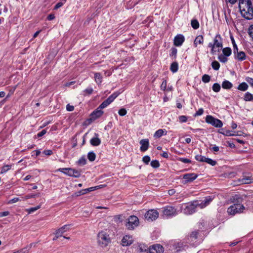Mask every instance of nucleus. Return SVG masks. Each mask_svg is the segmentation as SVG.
Listing matches in <instances>:
<instances>
[{
	"label": "nucleus",
	"instance_id": "7ed1b4c3",
	"mask_svg": "<svg viewBox=\"0 0 253 253\" xmlns=\"http://www.w3.org/2000/svg\"><path fill=\"white\" fill-rule=\"evenodd\" d=\"M222 39L219 34H217L213 39V42H210L208 47L211 48V53L212 54L216 52H219L222 48Z\"/></svg>",
	"mask_w": 253,
	"mask_h": 253
},
{
	"label": "nucleus",
	"instance_id": "5fc2aeb1",
	"mask_svg": "<svg viewBox=\"0 0 253 253\" xmlns=\"http://www.w3.org/2000/svg\"><path fill=\"white\" fill-rule=\"evenodd\" d=\"M109 103L104 100L99 106V108L100 109H104L109 105Z\"/></svg>",
	"mask_w": 253,
	"mask_h": 253
},
{
	"label": "nucleus",
	"instance_id": "f8f14e48",
	"mask_svg": "<svg viewBox=\"0 0 253 253\" xmlns=\"http://www.w3.org/2000/svg\"><path fill=\"white\" fill-rule=\"evenodd\" d=\"M198 176V174L195 173H186L183 175V179L185 180V183H188L194 181Z\"/></svg>",
	"mask_w": 253,
	"mask_h": 253
},
{
	"label": "nucleus",
	"instance_id": "8fccbe9b",
	"mask_svg": "<svg viewBox=\"0 0 253 253\" xmlns=\"http://www.w3.org/2000/svg\"><path fill=\"white\" fill-rule=\"evenodd\" d=\"M10 169V166L9 165H5L2 167L0 171V173L2 174L7 172Z\"/></svg>",
	"mask_w": 253,
	"mask_h": 253
},
{
	"label": "nucleus",
	"instance_id": "1a4fd4ad",
	"mask_svg": "<svg viewBox=\"0 0 253 253\" xmlns=\"http://www.w3.org/2000/svg\"><path fill=\"white\" fill-rule=\"evenodd\" d=\"M144 216L147 220L152 221L156 220L158 217L159 213L155 210H150L145 213Z\"/></svg>",
	"mask_w": 253,
	"mask_h": 253
},
{
	"label": "nucleus",
	"instance_id": "a18cd8bd",
	"mask_svg": "<svg viewBox=\"0 0 253 253\" xmlns=\"http://www.w3.org/2000/svg\"><path fill=\"white\" fill-rule=\"evenodd\" d=\"M231 39L232 43L233 46V53L236 54V51H237V49L238 48L237 47V44L235 43V41L232 36L231 37Z\"/></svg>",
	"mask_w": 253,
	"mask_h": 253
},
{
	"label": "nucleus",
	"instance_id": "de8ad7c7",
	"mask_svg": "<svg viewBox=\"0 0 253 253\" xmlns=\"http://www.w3.org/2000/svg\"><path fill=\"white\" fill-rule=\"evenodd\" d=\"M151 166L154 168H158L160 167V163L157 160H153L151 162Z\"/></svg>",
	"mask_w": 253,
	"mask_h": 253
},
{
	"label": "nucleus",
	"instance_id": "5701e85b",
	"mask_svg": "<svg viewBox=\"0 0 253 253\" xmlns=\"http://www.w3.org/2000/svg\"><path fill=\"white\" fill-rule=\"evenodd\" d=\"M213 196H210L206 197L203 201H202V203L205 205V207L208 206L210 203L213 200Z\"/></svg>",
	"mask_w": 253,
	"mask_h": 253
},
{
	"label": "nucleus",
	"instance_id": "e2e57ef3",
	"mask_svg": "<svg viewBox=\"0 0 253 253\" xmlns=\"http://www.w3.org/2000/svg\"><path fill=\"white\" fill-rule=\"evenodd\" d=\"M177 49L175 48H172L171 49V53L170 54V56H174L175 57L176 56L177 54Z\"/></svg>",
	"mask_w": 253,
	"mask_h": 253
},
{
	"label": "nucleus",
	"instance_id": "052dcab7",
	"mask_svg": "<svg viewBox=\"0 0 253 253\" xmlns=\"http://www.w3.org/2000/svg\"><path fill=\"white\" fill-rule=\"evenodd\" d=\"M88 192V188L83 189L82 190H80L78 192V194H77V196L84 195Z\"/></svg>",
	"mask_w": 253,
	"mask_h": 253
},
{
	"label": "nucleus",
	"instance_id": "49530a36",
	"mask_svg": "<svg viewBox=\"0 0 253 253\" xmlns=\"http://www.w3.org/2000/svg\"><path fill=\"white\" fill-rule=\"evenodd\" d=\"M218 59L222 63H225L227 61V57L222 54L219 55L218 57Z\"/></svg>",
	"mask_w": 253,
	"mask_h": 253
},
{
	"label": "nucleus",
	"instance_id": "0eeeda50",
	"mask_svg": "<svg viewBox=\"0 0 253 253\" xmlns=\"http://www.w3.org/2000/svg\"><path fill=\"white\" fill-rule=\"evenodd\" d=\"M206 123L211 125L212 126L220 128L223 126L222 121L218 119H216L211 115H208L206 117Z\"/></svg>",
	"mask_w": 253,
	"mask_h": 253
},
{
	"label": "nucleus",
	"instance_id": "72a5a7b5",
	"mask_svg": "<svg viewBox=\"0 0 253 253\" xmlns=\"http://www.w3.org/2000/svg\"><path fill=\"white\" fill-rule=\"evenodd\" d=\"M231 49L230 47H225L222 49L223 55L228 57L231 54Z\"/></svg>",
	"mask_w": 253,
	"mask_h": 253
},
{
	"label": "nucleus",
	"instance_id": "f03ea898",
	"mask_svg": "<svg viewBox=\"0 0 253 253\" xmlns=\"http://www.w3.org/2000/svg\"><path fill=\"white\" fill-rule=\"evenodd\" d=\"M234 204L231 205L227 209L229 215L234 216L236 214L241 213L245 209L244 206L240 203L242 202V198L239 195H235L233 198Z\"/></svg>",
	"mask_w": 253,
	"mask_h": 253
},
{
	"label": "nucleus",
	"instance_id": "a19ab883",
	"mask_svg": "<svg viewBox=\"0 0 253 253\" xmlns=\"http://www.w3.org/2000/svg\"><path fill=\"white\" fill-rule=\"evenodd\" d=\"M86 160L84 157H81L77 162L80 166H84L86 164Z\"/></svg>",
	"mask_w": 253,
	"mask_h": 253
},
{
	"label": "nucleus",
	"instance_id": "aec40b11",
	"mask_svg": "<svg viewBox=\"0 0 253 253\" xmlns=\"http://www.w3.org/2000/svg\"><path fill=\"white\" fill-rule=\"evenodd\" d=\"M204 43V37L202 35H199L196 37L194 41V45L195 47L198 44H203Z\"/></svg>",
	"mask_w": 253,
	"mask_h": 253
},
{
	"label": "nucleus",
	"instance_id": "f3484780",
	"mask_svg": "<svg viewBox=\"0 0 253 253\" xmlns=\"http://www.w3.org/2000/svg\"><path fill=\"white\" fill-rule=\"evenodd\" d=\"M95 136L90 140V144L93 146H99L101 144V140L98 138L97 133L94 134Z\"/></svg>",
	"mask_w": 253,
	"mask_h": 253
},
{
	"label": "nucleus",
	"instance_id": "6e6d98bb",
	"mask_svg": "<svg viewBox=\"0 0 253 253\" xmlns=\"http://www.w3.org/2000/svg\"><path fill=\"white\" fill-rule=\"evenodd\" d=\"M93 91V88L92 87H89L84 90V92L86 94L90 95L92 93Z\"/></svg>",
	"mask_w": 253,
	"mask_h": 253
},
{
	"label": "nucleus",
	"instance_id": "9d476101",
	"mask_svg": "<svg viewBox=\"0 0 253 253\" xmlns=\"http://www.w3.org/2000/svg\"><path fill=\"white\" fill-rule=\"evenodd\" d=\"M133 242L132 236L127 235L123 237L121 241V245L124 247L129 246L132 244Z\"/></svg>",
	"mask_w": 253,
	"mask_h": 253
},
{
	"label": "nucleus",
	"instance_id": "2f4dec72",
	"mask_svg": "<svg viewBox=\"0 0 253 253\" xmlns=\"http://www.w3.org/2000/svg\"><path fill=\"white\" fill-rule=\"evenodd\" d=\"M118 93H114L109 96V97L105 100V101H107L109 104H110L114 100V99L118 96Z\"/></svg>",
	"mask_w": 253,
	"mask_h": 253
},
{
	"label": "nucleus",
	"instance_id": "ea45409f",
	"mask_svg": "<svg viewBox=\"0 0 253 253\" xmlns=\"http://www.w3.org/2000/svg\"><path fill=\"white\" fill-rule=\"evenodd\" d=\"M211 67L215 70H219L220 64L216 61H214L211 63Z\"/></svg>",
	"mask_w": 253,
	"mask_h": 253
},
{
	"label": "nucleus",
	"instance_id": "4468645a",
	"mask_svg": "<svg viewBox=\"0 0 253 253\" xmlns=\"http://www.w3.org/2000/svg\"><path fill=\"white\" fill-rule=\"evenodd\" d=\"M238 181L241 184H249L253 182V179L250 174H248V175H244L242 178L239 179Z\"/></svg>",
	"mask_w": 253,
	"mask_h": 253
},
{
	"label": "nucleus",
	"instance_id": "f257e3e1",
	"mask_svg": "<svg viewBox=\"0 0 253 253\" xmlns=\"http://www.w3.org/2000/svg\"><path fill=\"white\" fill-rule=\"evenodd\" d=\"M239 7L243 17L249 20L253 18V7L251 0H239Z\"/></svg>",
	"mask_w": 253,
	"mask_h": 253
},
{
	"label": "nucleus",
	"instance_id": "37998d69",
	"mask_svg": "<svg viewBox=\"0 0 253 253\" xmlns=\"http://www.w3.org/2000/svg\"><path fill=\"white\" fill-rule=\"evenodd\" d=\"M205 162L211 165L212 166H214L216 164V162L215 161L208 158H206Z\"/></svg>",
	"mask_w": 253,
	"mask_h": 253
},
{
	"label": "nucleus",
	"instance_id": "20e7f679",
	"mask_svg": "<svg viewBox=\"0 0 253 253\" xmlns=\"http://www.w3.org/2000/svg\"><path fill=\"white\" fill-rule=\"evenodd\" d=\"M97 242L101 248L107 247L111 242L109 235L105 231H101L98 232L97 236Z\"/></svg>",
	"mask_w": 253,
	"mask_h": 253
},
{
	"label": "nucleus",
	"instance_id": "393cba45",
	"mask_svg": "<svg viewBox=\"0 0 253 253\" xmlns=\"http://www.w3.org/2000/svg\"><path fill=\"white\" fill-rule=\"evenodd\" d=\"M72 168H60L58 169V171L71 176L72 175Z\"/></svg>",
	"mask_w": 253,
	"mask_h": 253
},
{
	"label": "nucleus",
	"instance_id": "2eb2a0df",
	"mask_svg": "<svg viewBox=\"0 0 253 253\" xmlns=\"http://www.w3.org/2000/svg\"><path fill=\"white\" fill-rule=\"evenodd\" d=\"M140 144L141 145L140 149L142 152L147 151L149 148V141L148 139H143L140 140Z\"/></svg>",
	"mask_w": 253,
	"mask_h": 253
},
{
	"label": "nucleus",
	"instance_id": "6e6552de",
	"mask_svg": "<svg viewBox=\"0 0 253 253\" xmlns=\"http://www.w3.org/2000/svg\"><path fill=\"white\" fill-rule=\"evenodd\" d=\"M126 224V227L129 230H133L139 225V219L138 217L134 215L130 216Z\"/></svg>",
	"mask_w": 253,
	"mask_h": 253
},
{
	"label": "nucleus",
	"instance_id": "c03bdc74",
	"mask_svg": "<svg viewBox=\"0 0 253 253\" xmlns=\"http://www.w3.org/2000/svg\"><path fill=\"white\" fill-rule=\"evenodd\" d=\"M211 77L207 74H205L203 76L202 80L205 83H208L210 81Z\"/></svg>",
	"mask_w": 253,
	"mask_h": 253
},
{
	"label": "nucleus",
	"instance_id": "423d86ee",
	"mask_svg": "<svg viewBox=\"0 0 253 253\" xmlns=\"http://www.w3.org/2000/svg\"><path fill=\"white\" fill-rule=\"evenodd\" d=\"M178 211L174 207L168 206L163 208V214L167 217L175 216L178 214Z\"/></svg>",
	"mask_w": 253,
	"mask_h": 253
},
{
	"label": "nucleus",
	"instance_id": "a211bd4d",
	"mask_svg": "<svg viewBox=\"0 0 253 253\" xmlns=\"http://www.w3.org/2000/svg\"><path fill=\"white\" fill-rule=\"evenodd\" d=\"M234 54L235 59L239 61H243L246 58L245 53L243 51H239L238 49H237V51H236V54Z\"/></svg>",
	"mask_w": 253,
	"mask_h": 253
},
{
	"label": "nucleus",
	"instance_id": "13d9d810",
	"mask_svg": "<svg viewBox=\"0 0 253 253\" xmlns=\"http://www.w3.org/2000/svg\"><path fill=\"white\" fill-rule=\"evenodd\" d=\"M142 161L144 163L148 164L150 161V157L148 156H145L143 157Z\"/></svg>",
	"mask_w": 253,
	"mask_h": 253
},
{
	"label": "nucleus",
	"instance_id": "473e14b6",
	"mask_svg": "<svg viewBox=\"0 0 253 253\" xmlns=\"http://www.w3.org/2000/svg\"><path fill=\"white\" fill-rule=\"evenodd\" d=\"M118 93H114L109 96V97L105 100V101H107L109 104H110L114 100V99L118 96Z\"/></svg>",
	"mask_w": 253,
	"mask_h": 253
},
{
	"label": "nucleus",
	"instance_id": "39448f33",
	"mask_svg": "<svg viewBox=\"0 0 253 253\" xmlns=\"http://www.w3.org/2000/svg\"><path fill=\"white\" fill-rule=\"evenodd\" d=\"M180 210L181 212L186 215L192 214L196 211L193 201L182 204Z\"/></svg>",
	"mask_w": 253,
	"mask_h": 253
},
{
	"label": "nucleus",
	"instance_id": "09e8293b",
	"mask_svg": "<svg viewBox=\"0 0 253 253\" xmlns=\"http://www.w3.org/2000/svg\"><path fill=\"white\" fill-rule=\"evenodd\" d=\"M206 157L202 155H196L195 156V159L199 162H205Z\"/></svg>",
	"mask_w": 253,
	"mask_h": 253
},
{
	"label": "nucleus",
	"instance_id": "c85d7f7f",
	"mask_svg": "<svg viewBox=\"0 0 253 253\" xmlns=\"http://www.w3.org/2000/svg\"><path fill=\"white\" fill-rule=\"evenodd\" d=\"M149 249L147 246L144 245H140L138 248V252L139 253H148Z\"/></svg>",
	"mask_w": 253,
	"mask_h": 253
},
{
	"label": "nucleus",
	"instance_id": "6ab92c4d",
	"mask_svg": "<svg viewBox=\"0 0 253 253\" xmlns=\"http://www.w3.org/2000/svg\"><path fill=\"white\" fill-rule=\"evenodd\" d=\"M103 114V111L101 110L99 107L94 110L92 113H91V117L93 119H96L100 116L102 115Z\"/></svg>",
	"mask_w": 253,
	"mask_h": 253
},
{
	"label": "nucleus",
	"instance_id": "cd10ccee",
	"mask_svg": "<svg viewBox=\"0 0 253 253\" xmlns=\"http://www.w3.org/2000/svg\"><path fill=\"white\" fill-rule=\"evenodd\" d=\"M178 65L176 62H172L170 67V71L173 73H175L178 71Z\"/></svg>",
	"mask_w": 253,
	"mask_h": 253
},
{
	"label": "nucleus",
	"instance_id": "bf43d9fd",
	"mask_svg": "<svg viewBox=\"0 0 253 253\" xmlns=\"http://www.w3.org/2000/svg\"><path fill=\"white\" fill-rule=\"evenodd\" d=\"M204 113V110L203 108H200L198 109V110L196 112V113L194 114V116H201Z\"/></svg>",
	"mask_w": 253,
	"mask_h": 253
},
{
	"label": "nucleus",
	"instance_id": "dca6fc26",
	"mask_svg": "<svg viewBox=\"0 0 253 253\" xmlns=\"http://www.w3.org/2000/svg\"><path fill=\"white\" fill-rule=\"evenodd\" d=\"M70 225L68 224H66L61 227V228L57 229L55 234L58 235V236H62L63 234H64L65 232L69 231L70 230Z\"/></svg>",
	"mask_w": 253,
	"mask_h": 253
},
{
	"label": "nucleus",
	"instance_id": "0e129e2a",
	"mask_svg": "<svg viewBox=\"0 0 253 253\" xmlns=\"http://www.w3.org/2000/svg\"><path fill=\"white\" fill-rule=\"evenodd\" d=\"M19 200H20V199L18 198L15 197V198H13V199L10 200L8 201V204H13V203L18 202Z\"/></svg>",
	"mask_w": 253,
	"mask_h": 253
},
{
	"label": "nucleus",
	"instance_id": "3c124183",
	"mask_svg": "<svg viewBox=\"0 0 253 253\" xmlns=\"http://www.w3.org/2000/svg\"><path fill=\"white\" fill-rule=\"evenodd\" d=\"M167 82L166 80H164L160 86L161 89L163 91H166L167 89Z\"/></svg>",
	"mask_w": 253,
	"mask_h": 253
},
{
	"label": "nucleus",
	"instance_id": "9b49d317",
	"mask_svg": "<svg viewBox=\"0 0 253 253\" xmlns=\"http://www.w3.org/2000/svg\"><path fill=\"white\" fill-rule=\"evenodd\" d=\"M163 246L158 244L152 245L149 249V253H163Z\"/></svg>",
	"mask_w": 253,
	"mask_h": 253
},
{
	"label": "nucleus",
	"instance_id": "412c9836",
	"mask_svg": "<svg viewBox=\"0 0 253 253\" xmlns=\"http://www.w3.org/2000/svg\"><path fill=\"white\" fill-rule=\"evenodd\" d=\"M167 134V131L165 129H159L157 130L154 134L155 138H160L164 135Z\"/></svg>",
	"mask_w": 253,
	"mask_h": 253
},
{
	"label": "nucleus",
	"instance_id": "b1692460",
	"mask_svg": "<svg viewBox=\"0 0 253 253\" xmlns=\"http://www.w3.org/2000/svg\"><path fill=\"white\" fill-rule=\"evenodd\" d=\"M193 203L196 211L198 209H202L205 208V205H203V204L202 202V201H193Z\"/></svg>",
	"mask_w": 253,
	"mask_h": 253
},
{
	"label": "nucleus",
	"instance_id": "ddd939ff",
	"mask_svg": "<svg viewBox=\"0 0 253 253\" xmlns=\"http://www.w3.org/2000/svg\"><path fill=\"white\" fill-rule=\"evenodd\" d=\"M184 40V37L182 35H177L174 39V44L176 46H180L182 44Z\"/></svg>",
	"mask_w": 253,
	"mask_h": 253
},
{
	"label": "nucleus",
	"instance_id": "e433bc0d",
	"mask_svg": "<svg viewBox=\"0 0 253 253\" xmlns=\"http://www.w3.org/2000/svg\"><path fill=\"white\" fill-rule=\"evenodd\" d=\"M87 158L90 161L93 162L95 160L96 155L93 152H89L87 154Z\"/></svg>",
	"mask_w": 253,
	"mask_h": 253
},
{
	"label": "nucleus",
	"instance_id": "774afa93",
	"mask_svg": "<svg viewBox=\"0 0 253 253\" xmlns=\"http://www.w3.org/2000/svg\"><path fill=\"white\" fill-rule=\"evenodd\" d=\"M246 81L253 87V79L248 77L246 79Z\"/></svg>",
	"mask_w": 253,
	"mask_h": 253
},
{
	"label": "nucleus",
	"instance_id": "603ef678",
	"mask_svg": "<svg viewBox=\"0 0 253 253\" xmlns=\"http://www.w3.org/2000/svg\"><path fill=\"white\" fill-rule=\"evenodd\" d=\"M66 0H63L62 1L58 2L54 6V9H57L61 7L65 3Z\"/></svg>",
	"mask_w": 253,
	"mask_h": 253
},
{
	"label": "nucleus",
	"instance_id": "7c9ffc66",
	"mask_svg": "<svg viewBox=\"0 0 253 253\" xmlns=\"http://www.w3.org/2000/svg\"><path fill=\"white\" fill-rule=\"evenodd\" d=\"M118 93H114L109 96V97L105 100V101H107L109 104H110L114 100V99L118 96Z\"/></svg>",
	"mask_w": 253,
	"mask_h": 253
},
{
	"label": "nucleus",
	"instance_id": "4c0bfd02",
	"mask_svg": "<svg viewBox=\"0 0 253 253\" xmlns=\"http://www.w3.org/2000/svg\"><path fill=\"white\" fill-rule=\"evenodd\" d=\"M71 174L72 175L71 176L79 177L81 175V171L80 170L72 169Z\"/></svg>",
	"mask_w": 253,
	"mask_h": 253
},
{
	"label": "nucleus",
	"instance_id": "58836bf2",
	"mask_svg": "<svg viewBox=\"0 0 253 253\" xmlns=\"http://www.w3.org/2000/svg\"><path fill=\"white\" fill-rule=\"evenodd\" d=\"M221 88L220 85L218 83H214L212 86V89L213 91L218 92Z\"/></svg>",
	"mask_w": 253,
	"mask_h": 253
},
{
	"label": "nucleus",
	"instance_id": "f704fd0d",
	"mask_svg": "<svg viewBox=\"0 0 253 253\" xmlns=\"http://www.w3.org/2000/svg\"><path fill=\"white\" fill-rule=\"evenodd\" d=\"M244 100L246 101L253 100V95L249 92H246L244 95Z\"/></svg>",
	"mask_w": 253,
	"mask_h": 253
},
{
	"label": "nucleus",
	"instance_id": "c756f323",
	"mask_svg": "<svg viewBox=\"0 0 253 253\" xmlns=\"http://www.w3.org/2000/svg\"><path fill=\"white\" fill-rule=\"evenodd\" d=\"M118 93H114L109 96V97L105 100V101H107L109 104H110L114 100V99L118 96Z\"/></svg>",
	"mask_w": 253,
	"mask_h": 253
},
{
	"label": "nucleus",
	"instance_id": "338daca9",
	"mask_svg": "<svg viewBox=\"0 0 253 253\" xmlns=\"http://www.w3.org/2000/svg\"><path fill=\"white\" fill-rule=\"evenodd\" d=\"M249 34L253 40V25L250 26L249 29Z\"/></svg>",
	"mask_w": 253,
	"mask_h": 253
},
{
	"label": "nucleus",
	"instance_id": "bb28decb",
	"mask_svg": "<svg viewBox=\"0 0 253 253\" xmlns=\"http://www.w3.org/2000/svg\"><path fill=\"white\" fill-rule=\"evenodd\" d=\"M248 88V85L245 82L242 83L240 84L238 87L237 89L239 90L245 91L247 90Z\"/></svg>",
	"mask_w": 253,
	"mask_h": 253
},
{
	"label": "nucleus",
	"instance_id": "4be33fe9",
	"mask_svg": "<svg viewBox=\"0 0 253 253\" xmlns=\"http://www.w3.org/2000/svg\"><path fill=\"white\" fill-rule=\"evenodd\" d=\"M232 86V84L227 80L224 81L222 83V87L224 89H230Z\"/></svg>",
	"mask_w": 253,
	"mask_h": 253
},
{
	"label": "nucleus",
	"instance_id": "4d7b16f0",
	"mask_svg": "<svg viewBox=\"0 0 253 253\" xmlns=\"http://www.w3.org/2000/svg\"><path fill=\"white\" fill-rule=\"evenodd\" d=\"M179 160L183 163H185V164H187V163H191V161L190 160V159H187V158H180Z\"/></svg>",
	"mask_w": 253,
	"mask_h": 253
},
{
	"label": "nucleus",
	"instance_id": "864d4df0",
	"mask_svg": "<svg viewBox=\"0 0 253 253\" xmlns=\"http://www.w3.org/2000/svg\"><path fill=\"white\" fill-rule=\"evenodd\" d=\"M127 111L125 108H121L119 110L118 113L120 116H124L126 114Z\"/></svg>",
	"mask_w": 253,
	"mask_h": 253
},
{
	"label": "nucleus",
	"instance_id": "680f3d73",
	"mask_svg": "<svg viewBox=\"0 0 253 253\" xmlns=\"http://www.w3.org/2000/svg\"><path fill=\"white\" fill-rule=\"evenodd\" d=\"M179 120L181 123H184L187 121V118L185 116H180L179 117Z\"/></svg>",
	"mask_w": 253,
	"mask_h": 253
},
{
	"label": "nucleus",
	"instance_id": "a878e982",
	"mask_svg": "<svg viewBox=\"0 0 253 253\" xmlns=\"http://www.w3.org/2000/svg\"><path fill=\"white\" fill-rule=\"evenodd\" d=\"M94 79L96 83L98 84H100L102 83V77L99 73H94Z\"/></svg>",
	"mask_w": 253,
	"mask_h": 253
},
{
	"label": "nucleus",
	"instance_id": "69168bd1",
	"mask_svg": "<svg viewBox=\"0 0 253 253\" xmlns=\"http://www.w3.org/2000/svg\"><path fill=\"white\" fill-rule=\"evenodd\" d=\"M18 252L19 253H28L29 252V249H28V247H25L18 250Z\"/></svg>",
	"mask_w": 253,
	"mask_h": 253
},
{
	"label": "nucleus",
	"instance_id": "c9c22d12",
	"mask_svg": "<svg viewBox=\"0 0 253 253\" xmlns=\"http://www.w3.org/2000/svg\"><path fill=\"white\" fill-rule=\"evenodd\" d=\"M191 25L194 29H197L199 28V23L196 19L191 20Z\"/></svg>",
	"mask_w": 253,
	"mask_h": 253
},
{
	"label": "nucleus",
	"instance_id": "79ce46f5",
	"mask_svg": "<svg viewBox=\"0 0 253 253\" xmlns=\"http://www.w3.org/2000/svg\"><path fill=\"white\" fill-rule=\"evenodd\" d=\"M41 208L40 206H38L35 207H32L28 209H26V211L28 212L29 214L32 213L34 212V211H36L38 209H39Z\"/></svg>",
	"mask_w": 253,
	"mask_h": 253
}]
</instances>
